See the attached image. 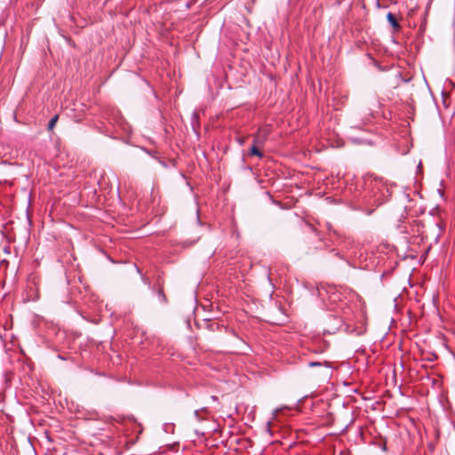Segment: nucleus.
Returning a JSON list of instances; mask_svg holds the SVG:
<instances>
[{"label":"nucleus","instance_id":"nucleus-1","mask_svg":"<svg viewBox=\"0 0 455 455\" xmlns=\"http://www.w3.org/2000/svg\"><path fill=\"white\" fill-rule=\"evenodd\" d=\"M368 203L372 205H381L386 203L391 194L385 182L379 178H368L365 181Z\"/></svg>","mask_w":455,"mask_h":455},{"label":"nucleus","instance_id":"nucleus-7","mask_svg":"<svg viewBox=\"0 0 455 455\" xmlns=\"http://www.w3.org/2000/svg\"><path fill=\"white\" fill-rule=\"evenodd\" d=\"M195 415H196V417H198V411H195Z\"/></svg>","mask_w":455,"mask_h":455},{"label":"nucleus","instance_id":"nucleus-5","mask_svg":"<svg viewBox=\"0 0 455 455\" xmlns=\"http://www.w3.org/2000/svg\"><path fill=\"white\" fill-rule=\"evenodd\" d=\"M308 365H309L310 367H314V366H320V365H321V363H318V362H310V363H308Z\"/></svg>","mask_w":455,"mask_h":455},{"label":"nucleus","instance_id":"nucleus-4","mask_svg":"<svg viewBox=\"0 0 455 455\" xmlns=\"http://www.w3.org/2000/svg\"><path fill=\"white\" fill-rule=\"evenodd\" d=\"M58 119H59V116L58 115H55L50 121H49V124H48V131L52 132L53 130V128L55 127L57 122H58Z\"/></svg>","mask_w":455,"mask_h":455},{"label":"nucleus","instance_id":"nucleus-2","mask_svg":"<svg viewBox=\"0 0 455 455\" xmlns=\"http://www.w3.org/2000/svg\"><path fill=\"white\" fill-rule=\"evenodd\" d=\"M263 141H264V139L259 140V137H256L254 139V144L252 145V147L250 149V154L251 156H257L259 158H261L263 156V154L257 148V144L263 143Z\"/></svg>","mask_w":455,"mask_h":455},{"label":"nucleus","instance_id":"nucleus-3","mask_svg":"<svg viewBox=\"0 0 455 455\" xmlns=\"http://www.w3.org/2000/svg\"><path fill=\"white\" fill-rule=\"evenodd\" d=\"M387 20L388 22L391 24V26L395 28V29H399L400 28V25L399 23L397 22L395 17L394 16L393 13L391 12H388L387 15Z\"/></svg>","mask_w":455,"mask_h":455},{"label":"nucleus","instance_id":"nucleus-6","mask_svg":"<svg viewBox=\"0 0 455 455\" xmlns=\"http://www.w3.org/2000/svg\"><path fill=\"white\" fill-rule=\"evenodd\" d=\"M336 297H338V296L336 295L335 292H333L331 294V296L330 297V299H331V301L335 302L336 301Z\"/></svg>","mask_w":455,"mask_h":455}]
</instances>
